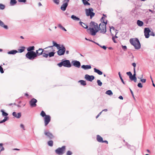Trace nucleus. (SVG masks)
Listing matches in <instances>:
<instances>
[{"label": "nucleus", "instance_id": "nucleus-14", "mask_svg": "<svg viewBox=\"0 0 155 155\" xmlns=\"http://www.w3.org/2000/svg\"><path fill=\"white\" fill-rule=\"evenodd\" d=\"M85 79L87 81L91 82L94 79L95 77L93 75H90L88 74H86L85 76Z\"/></svg>", "mask_w": 155, "mask_h": 155}, {"label": "nucleus", "instance_id": "nucleus-40", "mask_svg": "<svg viewBox=\"0 0 155 155\" xmlns=\"http://www.w3.org/2000/svg\"><path fill=\"white\" fill-rule=\"evenodd\" d=\"M41 54L43 55V57L46 58H47L48 57V53H46L44 52H42V54Z\"/></svg>", "mask_w": 155, "mask_h": 155}, {"label": "nucleus", "instance_id": "nucleus-15", "mask_svg": "<svg viewBox=\"0 0 155 155\" xmlns=\"http://www.w3.org/2000/svg\"><path fill=\"white\" fill-rule=\"evenodd\" d=\"M72 63L74 66L78 68H79L81 66V63L80 62L76 60L73 61Z\"/></svg>", "mask_w": 155, "mask_h": 155}, {"label": "nucleus", "instance_id": "nucleus-35", "mask_svg": "<svg viewBox=\"0 0 155 155\" xmlns=\"http://www.w3.org/2000/svg\"><path fill=\"white\" fill-rule=\"evenodd\" d=\"M106 94H107L109 95H112L113 94V93L112 91L110 90H108L106 92Z\"/></svg>", "mask_w": 155, "mask_h": 155}, {"label": "nucleus", "instance_id": "nucleus-21", "mask_svg": "<svg viewBox=\"0 0 155 155\" xmlns=\"http://www.w3.org/2000/svg\"><path fill=\"white\" fill-rule=\"evenodd\" d=\"M94 71L100 75H102L103 74V72L99 70L96 69V68H94Z\"/></svg>", "mask_w": 155, "mask_h": 155}, {"label": "nucleus", "instance_id": "nucleus-61", "mask_svg": "<svg viewBox=\"0 0 155 155\" xmlns=\"http://www.w3.org/2000/svg\"><path fill=\"white\" fill-rule=\"evenodd\" d=\"M136 64L135 63H133L132 64V65L134 67V68H135L136 66Z\"/></svg>", "mask_w": 155, "mask_h": 155}, {"label": "nucleus", "instance_id": "nucleus-31", "mask_svg": "<svg viewBox=\"0 0 155 155\" xmlns=\"http://www.w3.org/2000/svg\"><path fill=\"white\" fill-rule=\"evenodd\" d=\"M55 52H51L49 53H48V56H49V57H52L54 56Z\"/></svg>", "mask_w": 155, "mask_h": 155}, {"label": "nucleus", "instance_id": "nucleus-60", "mask_svg": "<svg viewBox=\"0 0 155 155\" xmlns=\"http://www.w3.org/2000/svg\"><path fill=\"white\" fill-rule=\"evenodd\" d=\"M134 78V76L132 75V74L129 77L130 79L131 80H133V79Z\"/></svg>", "mask_w": 155, "mask_h": 155}, {"label": "nucleus", "instance_id": "nucleus-2", "mask_svg": "<svg viewBox=\"0 0 155 155\" xmlns=\"http://www.w3.org/2000/svg\"><path fill=\"white\" fill-rule=\"evenodd\" d=\"M90 27L88 29L90 31L91 34L93 36L95 35L96 33L99 31L98 24L95 22L92 21L90 23Z\"/></svg>", "mask_w": 155, "mask_h": 155}, {"label": "nucleus", "instance_id": "nucleus-38", "mask_svg": "<svg viewBox=\"0 0 155 155\" xmlns=\"http://www.w3.org/2000/svg\"><path fill=\"white\" fill-rule=\"evenodd\" d=\"M97 84L98 86H102V82L99 80H97Z\"/></svg>", "mask_w": 155, "mask_h": 155}, {"label": "nucleus", "instance_id": "nucleus-13", "mask_svg": "<svg viewBox=\"0 0 155 155\" xmlns=\"http://www.w3.org/2000/svg\"><path fill=\"white\" fill-rule=\"evenodd\" d=\"M44 133V134L47 136L50 140H51L54 137V136L53 134L49 131L45 130Z\"/></svg>", "mask_w": 155, "mask_h": 155}, {"label": "nucleus", "instance_id": "nucleus-20", "mask_svg": "<svg viewBox=\"0 0 155 155\" xmlns=\"http://www.w3.org/2000/svg\"><path fill=\"white\" fill-rule=\"evenodd\" d=\"M79 23L80 24V25H81L83 28L85 29H87L88 28V26L84 23L83 22L81 21H80L79 22Z\"/></svg>", "mask_w": 155, "mask_h": 155}, {"label": "nucleus", "instance_id": "nucleus-51", "mask_svg": "<svg viewBox=\"0 0 155 155\" xmlns=\"http://www.w3.org/2000/svg\"><path fill=\"white\" fill-rule=\"evenodd\" d=\"M26 0H18V1L20 2H25Z\"/></svg>", "mask_w": 155, "mask_h": 155}, {"label": "nucleus", "instance_id": "nucleus-26", "mask_svg": "<svg viewBox=\"0 0 155 155\" xmlns=\"http://www.w3.org/2000/svg\"><path fill=\"white\" fill-rule=\"evenodd\" d=\"M17 3L16 0H11L10 2V5L11 6H13L15 5Z\"/></svg>", "mask_w": 155, "mask_h": 155}, {"label": "nucleus", "instance_id": "nucleus-56", "mask_svg": "<svg viewBox=\"0 0 155 155\" xmlns=\"http://www.w3.org/2000/svg\"><path fill=\"white\" fill-rule=\"evenodd\" d=\"M8 119H9L8 117L5 116V117H4V119L5 121H6Z\"/></svg>", "mask_w": 155, "mask_h": 155}, {"label": "nucleus", "instance_id": "nucleus-6", "mask_svg": "<svg viewBox=\"0 0 155 155\" xmlns=\"http://www.w3.org/2000/svg\"><path fill=\"white\" fill-rule=\"evenodd\" d=\"M98 29L101 31L100 32L104 34L106 31V25L103 23H100Z\"/></svg>", "mask_w": 155, "mask_h": 155}, {"label": "nucleus", "instance_id": "nucleus-48", "mask_svg": "<svg viewBox=\"0 0 155 155\" xmlns=\"http://www.w3.org/2000/svg\"><path fill=\"white\" fill-rule=\"evenodd\" d=\"M126 74L128 75L129 76V77H130L132 75V73L130 71L127 72Z\"/></svg>", "mask_w": 155, "mask_h": 155}, {"label": "nucleus", "instance_id": "nucleus-34", "mask_svg": "<svg viewBox=\"0 0 155 155\" xmlns=\"http://www.w3.org/2000/svg\"><path fill=\"white\" fill-rule=\"evenodd\" d=\"M58 26L62 30L64 31H67V30L65 29V28L64 27L62 26L61 24H58Z\"/></svg>", "mask_w": 155, "mask_h": 155}, {"label": "nucleus", "instance_id": "nucleus-24", "mask_svg": "<svg viewBox=\"0 0 155 155\" xmlns=\"http://www.w3.org/2000/svg\"><path fill=\"white\" fill-rule=\"evenodd\" d=\"M137 24L138 26L141 27L143 25V22L140 20H138L137 21Z\"/></svg>", "mask_w": 155, "mask_h": 155}, {"label": "nucleus", "instance_id": "nucleus-12", "mask_svg": "<svg viewBox=\"0 0 155 155\" xmlns=\"http://www.w3.org/2000/svg\"><path fill=\"white\" fill-rule=\"evenodd\" d=\"M37 101L34 98L32 99L29 102V104L31 107H35L36 106V103L37 102Z\"/></svg>", "mask_w": 155, "mask_h": 155}, {"label": "nucleus", "instance_id": "nucleus-49", "mask_svg": "<svg viewBox=\"0 0 155 155\" xmlns=\"http://www.w3.org/2000/svg\"><path fill=\"white\" fill-rule=\"evenodd\" d=\"M129 89H130V92L131 93V94L132 96V97H133L134 98V99H135V97H134V95L133 92L132 91V90L130 88H129Z\"/></svg>", "mask_w": 155, "mask_h": 155}, {"label": "nucleus", "instance_id": "nucleus-62", "mask_svg": "<svg viewBox=\"0 0 155 155\" xmlns=\"http://www.w3.org/2000/svg\"><path fill=\"white\" fill-rule=\"evenodd\" d=\"M133 80L134 82H136V81H137L136 77H134V78L133 79Z\"/></svg>", "mask_w": 155, "mask_h": 155}, {"label": "nucleus", "instance_id": "nucleus-59", "mask_svg": "<svg viewBox=\"0 0 155 155\" xmlns=\"http://www.w3.org/2000/svg\"><path fill=\"white\" fill-rule=\"evenodd\" d=\"M101 48H103V49H104L105 50H106L107 49V47L105 45H103V46H102V47H101Z\"/></svg>", "mask_w": 155, "mask_h": 155}, {"label": "nucleus", "instance_id": "nucleus-8", "mask_svg": "<svg viewBox=\"0 0 155 155\" xmlns=\"http://www.w3.org/2000/svg\"><path fill=\"white\" fill-rule=\"evenodd\" d=\"M93 9L92 8H89L88 9H86V13L87 16H90L91 18H92L95 15V13L92 12Z\"/></svg>", "mask_w": 155, "mask_h": 155}, {"label": "nucleus", "instance_id": "nucleus-54", "mask_svg": "<svg viewBox=\"0 0 155 155\" xmlns=\"http://www.w3.org/2000/svg\"><path fill=\"white\" fill-rule=\"evenodd\" d=\"M0 150L1 151H3L4 150V148L2 147V146H0Z\"/></svg>", "mask_w": 155, "mask_h": 155}, {"label": "nucleus", "instance_id": "nucleus-16", "mask_svg": "<svg viewBox=\"0 0 155 155\" xmlns=\"http://www.w3.org/2000/svg\"><path fill=\"white\" fill-rule=\"evenodd\" d=\"M53 45V46H49L48 47L46 48H45V49H46L48 48H52L53 46H55L58 49H59L60 48V45L59 44H57L54 41H52Z\"/></svg>", "mask_w": 155, "mask_h": 155}, {"label": "nucleus", "instance_id": "nucleus-5", "mask_svg": "<svg viewBox=\"0 0 155 155\" xmlns=\"http://www.w3.org/2000/svg\"><path fill=\"white\" fill-rule=\"evenodd\" d=\"M65 149V146H63L61 147H59L57 148L55 150V153L60 155H62L64 153V151Z\"/></svg>", "mask_w": 155, "mask_h": 155}, {"label": "nucleus", "instance_id": "nucleus-4", "mask_svg": "<svg viewBox=\"0 0 155 155\" xmlns=\"http://www.w3.org/2000/svg\"><path fill=\"white\" fill-rule=\"evenodd\" d=\"M57 65L60 67H61L63 66L64 67L70 68L71 66L70 61L69 60L63 61L62 60L61 62L58 63Z\"/></svg>", "mask_w": 155, "mask_h": 155}, {"label": "nucleus", "instance_id": "nucleus-36", "mask_svg": "<svg viewBox=\"0 0 155 155\" xmlns=\"http://www.w3.org/2000/svg\"><path fill=\"white\" fill-rule=\"evenodd\" d=\"M21 49H19L18 50V51L20 53H22L23 52L25 51V47H21Z\"/></svg>", "mask_w": 155, "mask_h": 155}, {"label": "nucleus", "instance_id": "nucleus-22", "mask_svg": "<svg viewBox=\"0 0 155 155\" xmlns=\"http://www.w3.org/2000/svg\"><path fill=\"white\" fill-rule=\"evenodd\" d=\"M97 140L98 142H102L103 140V138L99 135L97 136Z\"/></svg>", "mask_w": 155, "mask_h": 155}, {"label": "nucleus", "instance_id": "nucleus-11", "mask_svg": "<svg viewBox=\"0 0 155 155\" xmlns=\"http://www.w3.org/2000/svg\"><path fill=\"white\" fill-rule=\"evenodd\" d=\"M45 125L46 126L51 121V117L49 115L46 116V117L44 118Z\"/></svg>", "mask_w": 155, "mask_h": 155}, {"label": "nucleus", "instance_id": "nucleus-45", "mask_svg": "<svg viewBox=\"0 0 155 155\" xmlns=\"http://www.w3.org/2000/svg\"><path fill=\"white\" fill-rule=\"evenodd\" d=\"M138 87L140 88H142L143 87V85L141 83H139L137 84Z\"/></svg>", "mask_w": 155, "mask_h": 155}, {"label": "nucleus", "instance_id": "nucleus-57", "mask_svg": "<svg viewBox=\"0 0 155 155\" xmlns=\"http://www.w3.org/2000/svg\"><path fill=\"white\" fill-rule=\"evenodd\" d=\"M85 39L89 41H91V42H94V41H93V40H90L89 39H88L86 38H85Z\"/></svg>", "mask_w": 155, "mask_h": 155}, {"label": "nucleus", "instance_id": "nucleus-44", "mask_svg": "<svg viewBox=\"0 0 155 155\" xmlns=\"http://www.w3.org/2000/svg\"><path fill=\"white\" fill-rule=\"evenodd\" d=\"M72 154V152L70 150L68 151L67 153V155H71Z\"/></svg>", "mask_w": 155, "mask_h": 155}, {"label": "nucleus", "instance_id": "nucleus-7", "mask_svg": "<svg viewBox=\"0 0 155 155\" xmlns=\"http://www.w3.org/2000/svg\"><path fill=\"white\" fill-rule=\"evenodd\" d=\"M59 50L57 51V54L59 56H61L64 54L66 51V48L65 47L62 45Z\"/></svg>", "mask_w": 155, "mask_h": 155}, {"label": "nucleus", "instance_id": "nucleus-27", "mask_svg": "<svg viewBox=\"0 0 155 155\" xmlns=\"http://www.w3.org/2000/svg\"><path fill=\"white\" fill-rule=\"evenodd\" d=\"M35 47L34 46H30L29 47L27 48V51L28 52H30L31 51H33L34 50Z\"/></svg>", "mask_w": 155, "mask_h": 155}, {"label": "nucleus", "instance_id": "nucleus-33", "mask_svg": "<svg viewBox=\"0 0 155 155\" xmlns=\"http://www.w3.org/2000/svg\"><path fill=\"white\" fill-rule=\"evenodd\" d=\"M48 144L49 146L52 147L53 145V142L51 140H49L48 142Z\"/></svg>", "mask_w": 155, "mask_h": 155}, {"label": "nucleus", "instance_id": "nucleus-64", "mask_svg": "<svg viewBox=\"0 0 155 155\" xmlns=\"http://www.w3.org/2000/svg\"><path fill=\"white\" fill-rule=\"evenodd\" d=\"M118 98L121 100H123V97L122 96H120Z\"/></svg>", "mask_w": 155, "mask_h": 155}, {"label": "nucleus", "instance_id": "nucleus-46", "mask_svg": "<svg viewBox=\"0 0 155 155\" xmlns=\"http://www.w3.org/2000/svg\"><path fill=\"white\" fill-rule=\"evenodd\" d=\"M134 73L133 74V75H132L134 77H136V71H135V68H134Z\"/></svg>", "mask_w": 155, "mask_h": 155}, {"label": "nucleus", "instance_id": "nucleus-41", "mask_svg": "<svg viewBox=\"0 0 155 155\" xmlns=\"http://www.w3.org/2000/svg\"><path fill=\"white\" fill-rule=\"evenodd\" d=\"M5 6L2 4H0V9L2 10H3L5 9Z\"/></svg>", "mask_w": 155, "mask_h": 155}, {"label": "nucleus", "instance_id": "nucleus-10", "mask_svg": "<svg viewBox=\"0 0 155 155\" xmlns=\"http://www.w3.org/2000/svg\"><path fill=\"white\" fill-rule=\"evenodd\" d=\"M150 30L149 28H145L144 29V34L146 38H148L150 36L149 33L150 32Z\"/></svg>", "mask_w": 155, "mask_h": 155}, {"label": "nucleus", "instance_id": "nucleus-3", "mask_svg": "<svg viewBox=\"0 0 155 155\" xmlns=\"http://www.w3.org/2000/svg\"><path fill=\"white\" fill-rule=\"evenodd\" d=\"M130 43L136 49H139L141 47L140 41L137 38H132L130 40Z\"/></svg>", "mask_w": 155, "mask_h": 155}, {"label": "nucleus", "instance_id": "nucleus-9", "mask_svg": "<svg viewBox=\"0 0 155 155\" xmlns=\"http://www.w3.org/2000/svg\"><path fill=\"white\" fill-rule=\"evenodd\" d=\"M69 0H64L63 1L64 3L62 5L61 7V9L63 11H65L68 6V2Z\"/></svg>", "mask_w": 155, "mask_h": 155}, {"label": "nucleus", "instance_id": "nucleus-23", "mask_svg": "<svg viewBox=\"0 0 155 155\" xmlns=\"http://www.w3.org/2000/svg\"><path fill=\"white\" fill-rule=\"evenodd\" d=\"M18 52L16 50H12L8 51V54H14Z\"/></svg>", "mask_w": 155, "mask_h": 155}, {"label": "nucleus", "instance_id": "nucleus-37", "mask_svg": "<svg viewBox=\"0 0 155 155\" xmlns=\"http://www.w3.org/2000/svg\"><path fill=\"white\" fill-rule=\"evenodd\" d=\"M118 74H119V77L121 81V82H122V83L124 84H125V83L122 78V77H121V75L120 74V72H119L118 73Z\"/></svg>", "mask_w": 155, "mask_h": 155}, {"label": "nucleus", "instance_id": "nucleus-1", "mask_svg": "<svg viewBox=\"0 0 155 155\" xmlns=\"http://www.w3.org/2000/svg\"><path fill=\"white\" fill-rule=\"evenodd\" d=\"M41 50H42V49L40 48L38 50L36 51V52L33 51L28 52L26 54V57L30 60H33L35 59L38 56H39L42 54L43 51H42L41 52H38V51H41Z\"/></svg>", "mask_w": 155, "mask_h": 155}, {"label": "nucleus", "instance_id": "nucleus-52", "mask_svg": "<svg viewBox=\"0 0 155 155\" xmlns=\"http://www.w3.org/2000/svg\"><path fill=\"white\" fill-rule=\"evenodd\" d=\"M112 35L113 36L112 37V39L113 41L114 42V43H117V41H116L115 40V37L113 36V35Z\"/></svg>", "mask_w": 155, "mask_h": 155}, {"label": "nucleus", "instance_id": "nucleus-43", "mask_svg": "<svg viewBox=\"0 0 155 155\" xmlns=\"http://www.w3.org/2000/svg\"><path fill=\"white\" fill-rule=\"evenodd\" d=\"M0 72L1 73H3L4 72L3 68L0 65Z\"/></svg>", "mask_w": 155, "mask_h": 155}, {"label": "nucleus", "instance_id": "nucleus-25", "mask_svg": "<svg viewBox=\"0 0 155 155\" xmlns=\"http://www.w3.org/2000/svg\"><path fill=\"white\" fill-rule=\"evenodd\" d=\"M71 18L74 21H79L80 20L79 18L77 17L74 15H71Z\"/></svg>", "mask_w": 155, "mask_h": 155}, {"label": "nucleus", "instance_id": "nucleus-32", "mask_svg": "<svg viewBox=\"0 0 155 155\" xmlns=\"http://www.w3.org/2000/svg\"><path fill=\"white\" fill-rule=\"evenodd\" d=\"M79 82H80L81 84L83 86H85L86 84V82L84 81L81 80L79 81Z\"/></svg>", "mask_w": 155, "mask_h": 155}, {"label": "nucleus", "instance_id": "nucleus-53", "mask_svg": "<svg viewBox=\"0 0 155 155\" xmlns=\"http://www.w3.org/2000/svg\"><path fill=\"white\" fill-rule=\"evenodd\" d=\"M20 127L22 128L24 130H25L24 126L23 124H20Z\"/></svg>", "mask_w": 155, "mask_h": 155}, {"label": "nucleus", "instance_id": "nucleus-47", "mask_svg": "<svg viewBox=\"0 0 155 155\" xmlns=\"http://www.w3.org/2000/svg\"><path fill=\"white\" fill-rule=\"evenodd\" d=\"M146 80L145 79H141L140 81L142 83H145L146 81Z\"/></svg>", "mask_w": 155, "mask_h": 155}, {"label": "nucleus", "instance_id": "nucleus-58", "mask_svg": "<svg viewBox=\"0 0 155 155\" xmlns=\"http://www.w3.org/2000/svg\"><path fill=\"white\" fill-rule=\"evenodd\" d=\"M102 111L96 117V118H97L101 114Z\"/></svg>", "mask_w": 155, "mask_h": 155}, {"label": "nucleus", "instance_id": "nucleus-17", "mask_svg": "<svg viewBox=\"0 0 155 155\" xmlns=\"http://www.w3.org/2000/svg\"><path fill=\"white\" fill-rule=\"evenodd\" d=\"M12 115L17 118H19L21 117V114L20 112L17 113L15 112H14L12 113Z\"/></svg>", "mask_w": 155, "mask_h": 155}, {"label": "nucleus", "instance_id": "nucleus-50", "mask_svg": "<svg viewBox=\"0 0 155 155\" xmlns=\"http://www.w3.org/2000/svg\"><path fill=\"white\" fill-rule=\"evenodd\" d=\"M122 48L124 50H126L127 49V46L125 45L124 46H122Z\"/></svg>", "mask_w": 155, "mask_h": 155}, {"label": "nucleus", "instance_id": "nucleus-63", "mask_svg": "<svg viewBox=\"0 0 155 155\" xmlns=\"http://www.w3.org/2000/svg\"><path fill=\"white\" fill-rule=\"evenodd\" d=\"M110 31H111V29H112L114 30H115V28L113 27V26L110 27Z\"/></svg>", "mask_w": 155, "mask_h": 155}, {"label": "nucleus", "instance_id": "nucleus-39", "mask_svg": "<svg viewBox=\"0 0 155 155\" xmlns=\"http://www.w3.org/2000/svg\"><path fill=\"white\" fill-rule=\"evenodd\" d=\"M40 115L43 117H46V116L47 115L43 111H41V112L40 114Z\"/></svg>", "mask_w": 155, "mask_h": 155}, {"label": "nucleus", "instance_id": "nucleus-42", "mask_svg": "<svg viewBox=\"0 0 155 155\" xmlns=\"http://www.w3.org/2000/svg\"><path fill=\"white\" fill-rule=\"evenodd\" d=\"M53 1L54 3L57 5H58L59 3V0H53Z\"/></svg>", "mask_w": 155, "mask_h": 155}, {"label": "nucleus", "instance_id": "nucleus-30", "mask_svg": "<svg viewBox=\"0 0 155 155\" xmlns=\"http://www.w3.org/2000/svg\"><path fill=\"white\" fill-rule=\"evenodd\" d=\"M1 112L2 113V115L3 116H7L8 115V114L5 112L3 110H1Z\"/></svg>", "mask_w": 155, "mask_h": 155}, {"label": "nucleus", "instance_id": "nucleus-55", "mask_svg": "<svg viewBox=\"0 0 155 155\" xmlns=\"http://www.w3.org/2000/svg\"><path fill=\"white\" fill-rule=\"evenodd\" d=\"M150 35L153 36H155V34L154 33V32L153 31H152L151 32H150Z\"/></svg>", "mask_w": 155, "mask_h": 155}, {"label": "nucleus", "instance_id": "nucleus-18", "mask_svg": "<svg viewBox=\"0 0 155 155\" xmlns=\"http://www.w3.org/2000/svg\"><path fill=\"white\" fill-rule=\"evenodd\" d=\"M81 68L84 70H87L91 69V65H83L81 66Z\"/></svg>", "mask_w": 155, "mask_h": 155}, {"label": "nucleus", "instance_id": "nucleus-28", "mask_svg": "<svg viewBox=\"0 0 155 155\" xmlns=\"http://www.w3.org/2000/svg\"><path fill=\"white\" fill-rule=\"evenodd\" d=\"M105 18L104 17H102L100 19V21L101 22V23H103L104 24H105L106 25L107 24V20L106 22L104 21V19Z\"/></svg>", "mask_w": 155, "mask_h": 155}, {"label": "nucleus", "instance_id": "nucleus-29", "mask_svg": "<svg viewBox=\"0 0 155 155\" xmlns=\"http://www.w3.org/2000/svg\"><path fill=\"white\" fill-rule=\"evenodd\" d=\"M83 2L84 5H90V4L86 0H82Z\"/></svg>", "mask_w": 155, "mask_h": 155}, {"label": "nucleus", "instance_id": "nucleus-19", "mask_svg": "<svg viewBox=\"0 0 155 155\" xmlns=\"http://www.w3.org/2000/svg\"><path fill=\"white\" fill-rule=\"evenodd\" d=\"M0 26H1L6 29H7L8 28V26L6 25H4V22L1 20H0Z\"/></svg>", "mask_w": 155, "mask_h": 155}]
</instances>
